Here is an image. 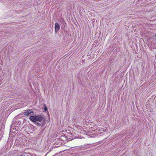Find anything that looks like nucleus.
<instances>
[{"instance_id":"f257e3e1","label":"nucleus","mask_w":156,"mask_h":156,"mask_svg":"<svg viewBox=\"0 0 156 156\" xmlns=\"http://www.w3.org/2000/svg\"><path fill=\"white\" fill-rule=\"evenodd\" d=\"M29 119L33 122H35L38 125L40 124L38 122H41L44 120V118L40 115H32L30 117Z\"/></svg>"},{"instance_id":"f03ea898","label":"nucleus","mask_w":156,"mask_h":156,"mask_svg":"<svg viewBox=\"0 0 156 156\" xmlns=\"http://www.w3.org/2000/svg\"><path fill=\"white\" fill-rule=\"evenodd\" d=\"M12 124L10 126V131H12V133H15V131H17L18 129V125H20L21 122L19 120H17L14 123L13 122H12Z\"/></svg>"},{"instance_id":"7ed1b4c3","label":"nucleus","mask_w":156,"mask_h":156,"mask_svg":"<svg viewBox=\"0 0 156 156\" xmlns=\"http://www.w3.org/2000/svg\"><path fill=\"white\" fill-rule=\"evenodd\" d=\"M23 113L26 116H27L30 115H33V112L32 109H28L24 111V112Z\"/></svg>"},{"instance_id":"20e7f679","label":"nucleus","mask_w":156,"mask_h":156,"mask_svg":"<svg viewBox=\"0 0 156 156\" xmlns=\"http://www.w3.org/2000/svg\"><path fill=\"white\" fill-rule=\"evenodd\" d=\"M60 25L58 23H56L55 24V32L57 33L60 29Z\"/></svg>"},{"instance_id":"39448f33","label":"nucleus","mask_w":156,"mask_h":156,"mask_svg":"<svg viewBox=\"0 0 156 156\" xmlns=\"http://www.w3.org/2000/svg\"><path fill=\"white\" fill-rule=\"evenodd\" d=\"M44 110L45 111H46L47 110V108L46 107H45L44 108Z\"/></svg>"},{"instance_id":"423d86ee","label":"nucleus","mask_w":156,"mask_h":156,"mask_svg":"<svg viewBox=\"0 0 156 156\" xmlns=\"http://www.w3.org/2000/svg\"><path fill=\"white\" fill-rule=\"evenodd\" d=\"M97 135V134H94V136H96Z\"/></svg>"}]
</instances>
